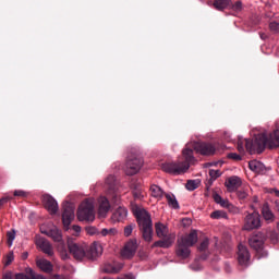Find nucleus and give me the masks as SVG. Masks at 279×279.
<instances>
[{"label":"nucleus","instance_id":"f257e3e1","mask_svg":"<svg viewBox=\"0 0 279 279\" xmlns=\"http://www.w3.org/2000/svg\"><path fill=\"white\" fill-rule=\"evenodd\" d=\"M193 149L196 151V154H201L202 156H213V154L217 151L213 144L202 142L187 143L182 151L184 161L163 163L162 170L166 173H171L172 175H181V173H186L187 169L191 168V165H195Z\"/></svg>","mask_w":279,"mask_h":279},{"label":"nucleus","instance_id":"f03ea898","mask_svg":"<svg viewBox=\"0 0 279 279\" xmlns=\"http://www.w3.org/2000/svg\"><path fill=\"white\" fill-rule=\"evenodd\" d=\"M279 147V131H275L274 134L270 135V141L267 140V135L265 133L257 134L254 141L245 140V147L250 154H263L265 147Z\"/></svg>","mask_w":279,"mask_h":279},{"label":"nucleus","instance_id":"7ed1b4c3","mask_svg":"<svg viewBox=\"0 0 279 279\" xmlns=\"http://www.w3.org/2000/svg\"><path fill=\"white\" fill-rule=\"evenodd\" d=\"M133 213L137 219L140 230L142 231L143 239L150 243L154 236V228L151 223V216L143 207H134Z\"/></svg>","mask_w":279,"mask_h":279},{"label":"nucleus","instance_id":"20e7f679","mask_svg":"<svg viewBox=\"0 0 279 279\" xmlns=\"http://www.w3.org/2000/svg\"><path fill=\"white\" fill-rule=\"evenodd\" d=\"M197 231L192 230L187 235L178 240L177 256L180 258H189L191 256V248L197 243Z\"/></svg>","mask_w":279,"mask_h":279},{"label":"nucleus","instance_id":"39448f33","mask_svg":"<svg viewBox=\"0 0 279 279\" xmlns=\"http://www.w3.org/2000/svg\"><path fill=\"white\" fill-rule=\"evenodd\" d=\"M76 217L78 221L93 223L95 221V198L84 199L78 206Z\"/></svg>","mask_w":279,"mask_h":279},{"label":"nucleus","instance_id":"423d86ee","mask_svg":"<svg viewBox=\"0 0 279 279\" xmlns=\"http://www.w3.org/2000/svg\"><path fill=\"white\" fill-rule=\"evenodd\" d=\"M156 234L159 239H166L157 241L153 244V247H171L175 241V234H169V227L162 222L155 225Z\"/></svg>","mask_w":279,"mask_h":279},{"label":"nucleus","instance_id":"0eeeda50","mask_svg":"<svg viewBox=\"0 0 279 279\" xmlns=\"http://www.w3.org/2000/svg\"><path fill=\"white\" fill-rule=\"evenodd\" d=\"M143 167V159L137 155H131L128 157V161L124 168L126 175H136Z\"/></svg>","mask_w":279,"mask_h":279},{"label":"nucleus","instance_id":"6e6552de","mask_svg":"<svg viewBox=\"0 0 279 279\" xmlns=\"http://www.w3.org/2000/svg\"><path fill=\"white\" fill-rule=\"evenodd\" d=\"M41 234H46L47 236H50L51 240L54 241V243H60L61 250H64V241L62 240V231L58 229V227L50 225V227L47 229V226L43 225L40 227Z\"/></svg>","mask_w":279,"mask_h":279},{"label":"nucleus","instance_id":"1a4fd4ad","mask_svg":"<svg viewBox=\"0 0 279 279\" xmlns=\"http://www.w3.org/2000/svg\"><path fill=\"white\" fill-rule=\"evenodd\" d=\"M73 219H75V206L71 203H65L63 205L62 223L66 232L71 230Z\"/></svg>","mask_w":279,"mask_h":279},{"label":"nucleus","instance_id":"9d476101","mask_svg":"<svg viewBox=\"0 0 279 279\" xmlns=\"http://www.w3.org/2000/svg\"><path fill=\"white\" fill-rule=\"evenodd\" d=\"M68 247L70 253H72V256H74L76 260H82L83 258H86V252L88 250V246L86 244H77L69 240Z\"/></svg>","mask_w":279,"mask_h":279},{"label":"nucleus","instance_id":"9b49d317","mask_svg":"<svg viewBox=\"0 0 279 279\" xmlns=\"http://www.w3.org/2000/svg\"><path fill=\"white\" fill-rule=\"evenodd\" d=\"M257 228H260V214L254 211L245 217L243 230L251 231Z\"/></svg>","mask_w":279,"mask_h":279},{"label":"nucleus","instance_id":"f8f14e48","mask_svg":"<svg viewBox=\"0 0 279 279\" xmlns=\"http://www.w3.org/2000/svg\"><path fill=\"white\" fill-rule=\"evenodd\" d=\"M250 246L255 250L258 254H262V256H267V253L263 251V245H265V235L263 233H258L256 235H253L248 240Z\"/></svg>","mask_w":279,"mask_h":279},{"label":"nucleus","instance_id":"ddd939ff","mask_svg":"<svg viewBox=\"0 0 279 279\" xmlns=\"http://www.w3.org/2000/svg\"><path fill=\"white\" fill-rule=\"evenodd\" d=\"M136 250H138V243L136 242V240H130L124 244L123 248L121 250L122 258H133L134 254H136Z\"/></svg>","mask_w":279,"mask_h":279},{"label":"nucleus","instance_id":"4468645a","mask_svg":"<svg viewBox=\"0 0 279 279\" xmlns=\"http://www.w3.org/2000/svg\"><path fill=\"white\" fill-rule=\"evenodd\" d=\"M110 208H112V206L110 205V201H108L106 196H100L98 198L99 219H106V217H108V214L110 213Z\"/></svg>","mask_w":279,"mask_h":279},{"label":"nucleus","instance_id":"2eb2a0df","mask_svg":"<svg viewBox=\"0 0 279 279\" xmlns=\"http://www.w3.org/2000/svg\"><path fill=\"white\" fill-rule=\"evenodd\" d=\"M43 204L50 215H56L59 210L58 201L49 194L43 196Z\"/></svg>","mask_w":279,"mask_h":279},{"label":"nucleus","instance_id":"dca6fc26","mask_svg":"<svg viewBox=\"0 0 279 279\" xmlns=\"http://www.w3.org/2000/svg\"><path fill=\"white\" fill-rule=\"evenodd\" d=\"M101 254H104V246H101V243L99 242L92 243L86 250V258H89L90 260L99 258Z\"/></svg>","mask_w":279,"mask_h":279},{"label":"nucleus","instance_id":"f3484780","mask_svg":"<svg viewBox=\"0 0 279 279\" xmlns=\"http://www.w3.org/2000/svg\"><path fill=\"white\" fill-rule=\"evenodd\" d=\"M128 219V208L118 207L111 215L112 223H121Z\"/></svg>","mask_w":279,"mask_h":279},{"label":"nucleus","instance_id":"a211bd4d","mask_svg":"<svg viewBox=\"0 0 279 279\" xmlns=\"http://www.w3.org/2000/svg\"><path fill=\"white\" fill-rule=\"evenodd\" d=\"M238 260L240 265H247L250 263V251H247V246L239 244Z\"/></svg>","mask_w":279,"mask_h":279},{"label":"nucleus","instance_id":"6ab92c4d","mask_svg":"<svg viewBox=\"0 0 279 279\" xmlns=\"http://www.w3.org/2000/svg\"><path fill=\"white\" fill-rule=\"evenodd\" d=\"M36 245L37 247H40L44 254H47L48 256H53V246H51V243H49V241L45 240L44 238H39L36 240Z\"/></svg>","mask_w":279,"mask_h":279},{"label":"nucleus","instance_id":"aec40b11","mask_svg":"<svg viewBox=\"0 0 279 279\" xmlns=\"http://www.w3.org/2000/svg\"><path fill=\"white\" fill-rule=\"evenodd\" d=\"M243 182L241 181V178L239 177H231L226 181V186L229 193H234Z\"/></svg>","mask_w":279,"mask_h":279},{"label":"nucleus","instance_id":"412c9836","mask_svg":"<svg viewBox=\"0 0 279 279\" xmlns=\"http://www.w3.org/2000/svg\"><path fill=\"white\" fill-rule=\"evenodd\" d=\"M37 267H39V269H41V271H45L46 274H51V271H53V265H51V262L41 258V259H37Z\"/></svg>","mask_w":279,"mask_h":279},{"label":"nucleus","instance_id":"4be33fe9","mask_svg":"<svg viewBox=\"0 0 279 279\" xmlns=\"http://www.w3.org/2000/svg\"><path fill=\"white\" fill-rule=\"evenodd\" d=\"M262 215H263L265 221H267L268 223L274 222V219H276V217L274 216V213H271V209H269L268 204L263 205Z\"/></svg>","mask_w":279,"mask_h":279},{"label":"nucleus","instance_id":"5701e85b","mask_svg":"<svg viewBox=\"0 0 279 279\" xmlns=\"http://www.w3.org/2000/svg\"><path fill=\"white\" fill-rule=\"evenodd\" d=\"M248 167L254 173H263V171H265V165L258 160L250 161Z\"/></svg>","mask_w":279,"mask_h":279},{"label":"nucleus","instance_id":"b1692460","mask_svg":"<svg viewBox=\"0 0 279 279\" xmlns=\"http://www.w3.org/2000/svg\"><path fill=\"white\" fill-rule=\"evenodd\" d=\"M150 195L155 197V199H162V197H165V191L161 190L159 185L153 184L150 186Z\"/></svg>","mask_w":279,"mask_h":279},{"label":"nucleus","instance_id":"393cba45","mask_svg":"<svg viewBox=\"0 0 279 279\" xmlns=\"http://www.w3.org/2000/svg\"><path fill=\"white\" fill-rule=\"evenodd\" d=\"M121 269H123V266H121V265L114 266L112 264H106L102 267V271L105 274H119L121 271Z\"/></svg>","mask_w":279,"mask_h":279},{"label":"nucleus","instance_id":"a878e982","mask_svg":"<svg viewBox=\"0 0 279 279\" xmlns=\"http://www.w3.org/2000/svg\"><path fill=\"white\" fill-rule=\"evenodd\" d=\"M166 198L168 202V206H170V208H173L174 210H178V208H180V204H178V199H175V195L166 194Z\"/></svg>","mask_w":279,"mask_h":279},{"label":"nucleus","instance_id":"bb28decb","mask_svg":"<svg viewBox=\"0 0 279 279\" xmlns=\"http://www.w3.org/2000/svg\"><path fill=\"white\" fill-rule=\"evenodd\" d=\"M230 5V0H215L214 8L216 10H226Z\"/></svg>","mask_w":279,"mask_h":279},{"label":"nucleus","instance_id":"cd10ccee","mask_svg":"<svg viewBox=\"0 0 279 279\" xmlns=\"http://www.w3.org/2000/svg\"><path fill=\"white\" fill-rule=\"evenodd\" d=\"M15 239H16V230L12 229L7 232V243L9 247H12V245H14Z\"/></svg>","mask_w":279,"mask_h":279},{"label":"nucleus","instance_id":"c85d7f7f","mask_svg":"<svg viewBox=\"0 0 279 279\" xmlns=\"http://www.w3.org/2000/svg\"><path fill=\"white\" fill-rule=\"evenodd\" d=\"M214 202H216V204H220L223 208H228V206H230V203L223 199L219 194H214Z\"/></svg>","mask_w":279,"mask_h":279},{"label":"nucleus","instance_id":"c756f323","mask_svg":"<svg viewBox=\"0 0 279 279\" xmlns=\"http://www.w3.org/2000/svg\"><path fill=\"white\" fill-rule=\"evenodd\" d=\"M199 187V181L198 180H190L185 184V189L187 191H195V189Z\"/></svg>","mask_w":279,"mask_h":279},{"label":"nucleus","instance_id":"7c9ffc66","mask_svg":"<svg viewBox=\"0 0 279 279\" xmlns=\"http://www.w3.org/2000/svg\"><path fill=\"white\" fill-rule=\"evenodd\" d=\"M101 236H114L117 234V229L111 228V229H102L100 231Z\"/></svg>","mask_w":279,"mask_h":279},{"label":"nucleus","instance_id":"2f4dec72","mask_svg":"<svg viewBox=\"0 0 279 279\" xmlns=\"http://www.w3.org/2000/svg\"><path fill=\"white\" fill-rule=\"evenodd\" d=\"M209 177H210V180L213 182H215V180H217V178H221V170L217 169H210L209 170Z\"/></svg>","mask_w":279,"mask_h":279},{"label":"nucleus","instance_id":"473e14b6","mask_svg":"<svg viewBox=\"0 0 279 279\" xmlns=\"http://www.w3.org/2000/svg\"><path fill=\"white\" fill-rule=\"evenodd\" d=\"M85 231L87 232V234H89V236H96L97 234H99V229L93 226L86 227Z\"/></svg>","mask_w":279,"mask_h":279},{"label":"nucleus","instance_id":"72a5a7b5","mask_svg":"<svg viewBox=\"0 0 279 279\" xmlns=\"http://www.w3.org/2000/svg\"><path fill=\"white\" fill-rule=\"evenodd\" d=\"M225 217H226V213L221 210H216L210 214L211 219H225Z\"/></svg>","mask_w":279,"mask_h":279},{"label":"nucleus","instance_id":"f704fd0d","mask_svg":"<svg viewBox=\"0 0 279 279\" xmlns=\"http://www.w3.org/2000/svg\"><path fill=\"white\" fill-rule=\"evenodd\" d=\"M209 240L206 238L198 246L199 252H206L208 250Z\"/></svg>","mask_w":279,"mask_h":279},{"label":"nucleus","instance_id":"c9c22d12","mask_svg":"<svg viewBox=\"0 0 279 279\" xmlns=\"http://www.w3.org/2000/svg\"><path fill=\"white\" fill-rule=\"evenodd\" d=\"M116 180L114 175H109L106 179V184H108L109 189H113Z\"/></svg>","mask_w":279,"mask_h":279},{"label":"nucleus","instance_id":"e433bc0d","mask_svg":"<svg viewBox=\"0 0 279 279\" xmlns=\"http://www.w3.org/2000/svg\"><path fill=\"white\" fill-rule=\"evenodd\" d=\"M269 29L272 31L275 34L279 32V23L278 22H270Z\"/></svg>","mask_w":279,"mask_h":279},{"label":"nucleus","instance_id":"4c0bfd02","mask_svg":"<svg viewBox=\"0 0 279 279\" xmlns=\"http://www.w3.org/2000/svg\"><path fill=\"white\" fill-rule=\"evenodd\" d=\"M134 231V225H129L124 228V235L131 236Z\"/></svg>","mask_w":279,"mask_h":279},{"label":"nucleus","instance_id":"58836bf2","mask_svg":"<svg viewBox=\"0 0 279 279\" xmlns=\"http://www.w3.org/2000/svg\"><path fill=\"white\" fill-rule=\"evenodd\" d=\"M14 262V252H10L8 255H7V260L4 263L5 266L12 264Z\"/></svg>","mask_w":279,"mask_h":279},{"label":"nucleus","instance_id":"ea45409f","mask_svg":"<svg viewBox=\"0 0 279 279\" xmlns=\"http://www.w3.org/2000/svg\"><path fill=\"white\" fill-rule=\"evenodd\" d=\"M227 158H229L230 160H242L241 155L236 154V153H231L227 155Z\"/></svg>","mask_w":279,"mask_h":279},{"label":"nucleus","instance_id":"a19ab883","mask_svg":"<svg viewBox=\"0 0 279 279\" xmlns=\"http://www.w3.org/2000/svg\"><path fill=\"white\" fill-rule=\"evenodd\" d=\"M72 230H73V236H80V233L82 232V227L74 225L72 226Z\"/></svg>","mask_w":279,"mask_h":279},{"label":"nucleus","instance_id":"79ce46f5","mask_svg":"<svg viewBox=\"0 0 279 279\" xmlns=\"http://www.w3.org/2000/svg\"><path fill=\"white\" fill-rule=\"evenodd\" d=\"M14 196L15 197H27V192H25L23 190H16V191H14Z\"/></svg>","mask_w":279,"mask_h":279},{"label":"nucleus","instance_id":"37998d69","mask_svg":"<svg viewBox=\"0 0 279 279\" xmlns=\"http://www.w3.org/2000/svg\"><path fill=\"white\" fill-rule=\"evenodd\" d=\"M243 4L241 3V1H238L233 4L232 10H234V12H241Z\"/></svg>","mask_w":279,"mask_h":279},{"label":"nucleus","instance_id":"c03bdc74","mask_svg":"<svg viewBox=\"0 0 279 279\" xmlns=\"http://www.w3.org/2000/svg\"><path fill=\"white\" fill-rule=\"evenodd\" d=\"M238 150L240 154H245V148L243 147V142L241 140L238 142Z\"/></svg>","mask_w":279,"mask_h":279},{"label":"nucleus","instance_id":"a18cd8bd","mask_svg":"<svg viewBox=\"0 0 279 279\" xmlns=\"http://www.w3.org/2000/svg\"><path fill=\"white\" fill-rule=\"evenodd\" d=\"M238 197H239L240 199H245V197H247V192L239 191V192H238Z\"/></svg>","mask_w":279,"mask_h":279},{"label":"nucleus","instance_id":"49530a36","mask_svg":"<svg viewBox=\"0 0 279 279\" xmlns=\"http://www.w3.org/2000/svg\"><path fill=\"white\" fill-rule=\"evenodd\" d=\"M11 199L10 196H5V197H2L0 199V208L2 207L3 204H8V202Z\"/></svg>","mask_w":279,"mask_h":279},{"label":"nucleus","instance_id":"de8ad7c7","mask_svg":"<svg viewBox=\"0 0 279 279\" xmlns=\"http://www.w3.org/2000/svg\"><path fill=\"white\" fill-rule=\"evenodd\" d=\"M191 223H193V221L191 220V218H184L182 220V225L186 228V226H191Z\"/></svg>","mask_w":279,"mask_h":279},{"label":"nucleus","instance_id":"09e8293b","mask_svg":"<svg viewBox=\"0 0 279 279\" xmlns=\"http://www.w3.org/2000/svg\"><path fill=\"white\" fill-rule=\"evenodd\" d=\"M15 279H31V278L25 274H16Z\"/></svg>","mask_w":279,"mask_h":279},{"label":"nucleus","instance_id":"8fccbe9b","mask_svg":"<svg viewBox=\"0 0 279 279\" xmlns=\"http://www.w3.org/2000/svg\"><path fill=\"white\" fill-rule=\"evenodd\" d=\"M133 195L136 199H143V193L141 191L134 192Z\"/></svg>","mask_w":279,"mask_h":279},{"label":"nucleus","instance_id":"3c124183","mask_svg":"<svg viewBox=\"0 0 279 279\" xmlns=\"http://www.w3.org/2000/svg\"><path fill=\"white\" fill-rule=\"evenodd\" d=\"M217 165H223V162H221V161L208 162V163H206V167H217Z\"/></svg>","mask_w":279,"mask_h":279},{"label":"nucleus","instance_id":"603ef678","mask_svg":"<svg viewBox=\"0 0 279 279\" xmlns=\"http://www.w3.org/2000/svg\"><path fill=\"white\" fill-rule=\"evenodd\" d=\"M118 279H135V278H134V275H126V276H124L122 278H118Z\"/></svg>","mask_w":279,"mask_h":279},{"label":"nucleus","instance_id":"864d4df0","mask_svg":"<svg viewBox=\"0 0 279 279\" xmlns=\"http://www.w3.org/2000/svg\"><path fill=\"white\" fill-rule=\"evenodd\" d=\"M3 279H12V272H7V274L3 276Z\"/></svg>","mask_w":279,"mask_h":279},{"label":"nucleus","instance_id":"5fc2aeb1","mask_svg":"<svg viewBox=\"0 0 279 279\" xmlns=\"http://www.w3.org/2000/svg\"><path fill=\"white\" fill-rule=\"evenodd\" d=\"M28 256H29V254H28L27 252L23 253V254H22L23 260H25Z\"/></svg>","mask_w":279,"mask_h":279},{"label":"nucleus","instance_id":"6e6d98bb","mask_svg":"<svg viewBox=\"0 0 279 279\" xmlns=\"http://www.w3.org/2000/svg\"><path fill=\"white\" fill-rule=\"evenodd\" d=\"M112 199H113L114 202H119V195H118V194H114V195L112 196Z\"/></svg>","mask_w":279,"mask_h":279},{"label":"nucleus","instance_id":"4d7b16f0","mask_svg":"<svg viewBox=\"0 0 279 279\" xmlns=\"http://www.w3.org/2000/svg\"><path fill=\"white\" fill-rule=\"evenodd\" d=\"M272 193H275V195L279 197V190H272Z\"/></svg>","mask_w":279,"mask_h":279},{"label":"nucleus","instance_id":"13d9d810","mask_svg":"<svg viewBox=\"0 0 279 279\" xmlns=\"http://www.w3.org/2000/svg\"><path fill=\"white\" fill-rule=\"evenodd\" d=\"M192 268H193L195 271H198V269H199V268H195V267H193V266H192Z\"/></svg>","mask_w":279,"mask_h":279},{"label":"nucleus","instance_id":"bf43d9fd","mask_svg":"<svg viewBox=\"0 0 279 279\" xmlns=\"http://www.w3.org/2000/svg\"><path fill=\"white\" fill-rule=\"evenodd\" d=\"M277 230L279 231V222L277 223Z\"/></svg>","mask_w":279,"mask_h":279},{"label":"nucleus","instance_id":"052dcab7","mask_svg":"<svg viewBox=\"0 0 279 279\" xmlns=\"http://www.w3.org/2000/svg\"><path fill=\"white\" fill-rule=\"evenodd\" d=\"M31 274H32V276H34V271L33 270H31Z\"/></svg>","mask_w":279,"mask_h":279}]
</instances>
